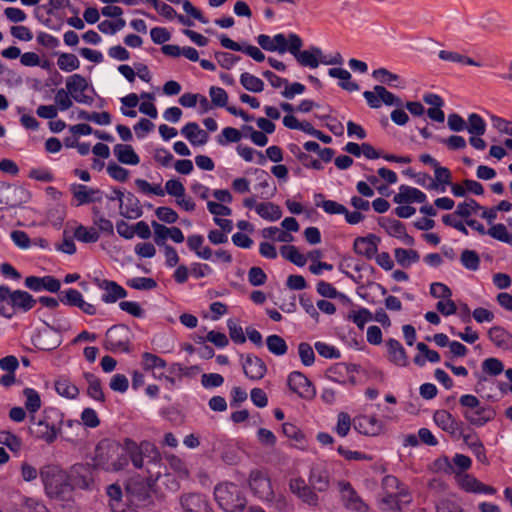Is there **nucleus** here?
<instances>
[{"label":"nucleus","mask_w":512,"mask_h":512,"mask_svg":"<svg viewBox=\"0 0 512 512\" xmlns=\"http://www.w3.org/2000/svg\"><path fill=\"white\" fill-rule=\"evenodd\" d=\"M464 443L471 450L477 461L484 465H489L490 461L486 454V449L476 434H468L464 436Z\"/></svg>","instance_id":"39"},{"label":"nucleus","mask_w":512,"mask_h":512,"mask_svg":"<svg viewBox=\"0 0 512 512\" xmlns=\"http://www.w3.org/2000/svg\"><path fill=\"white\" fill-rule=\"evenodd\" d=\"M116 450L125 452L136 468H141L144 465V456L156 454V449L153 444L144 441L138 445L131 439H125L122 446H116Z\"/></svg>","instance_id":"8"},{"label":"nucleus","mask_w":512,"mask_h":512,"mask_svg":"<svg viewBox=\"0 0 512 512\" xmlns=\"http://www.w3.org/2000/svg\"><path fill=\"white\" fill-rule=\"evenodd\" d=\"M479 209H481V205L473 199L460 202L456 206L457 214L460 215L466 225H468L469 220H473V215H478Z\"/></svg>","instance_id":"49"},{"label":"nucleus","mask_w":512,"mask_h":512,"mask_svg":"<svg viewBox=\"0 0 512 512\" xmlns=\"http://www.w3.org/2000/svg\"><path fill=\"white\" fill-rule=\"evenodd\" d=\"M187 246L199 258L203 260H211L213 252L211 248L204 245V237L199 234H192L187 238Z\"/></svg>","instance_id":"40"},{"label":"nucleus","mask_w":512,"mask_h":512,"mask_svg":"<svg viewBox=\"0 0 512 512\" xmlns=\"http://www.w3.org/2000/svg\"><path fill=\"white\" fill-rule=\"evenodd\" d=\"M386 345L389 361L399 367L407 366L408 356L401 343L395 339H389Z\"/></svg>","instance_id":"37"},{"label":"nucleus","mask_w":512,"mask_h":512,"mask_svg":"<svg viewBox=\"0 0 512 512\" xmlns=\"http://www.w3.org/2000/svg\"><path fill=\"white\" fill-rule=\"evenodd\" d=\"M433 170L434 178L428 184L427 190L444 193L449 185L452 184V173L447 167H443L440 164Z\"/></svg>","instance_id":"30"},{"label":"nucleus","mask_w":512,"mask_h":512,"mask_svg":"<svg viewBox=\"0 0 512 512\" xmlns=\"http://www.w3.org/2000/svg\"><path fill=\"white\" fill-rule=\"evenodd\" d=\"M435 510L436 512H464L461 505L452 496L442 498L436 502Z\"/></svg>","instance_id":"64"},{"label":"nucleus","mask_w":512,"mask_h":512,"mask_svg":"<svg viewBox=\"0 0 512 512\" xmlns=\"http://www.w3.org/2000/svg\"><path fill=\"white\" fill-rule=\"evenodd\" d=\"M488 337L495 346L502 350L512 349V334L500 326L489 329Z\"/></svg>","instance_id":"38"},{"label":"nucleus","mask_w":512,"mask_h":512,"mask_svg":"<svg viewBox=\"0 0 512 512\" xmlns=\"http://www.w3.org/2000/svg\"><path fill=\"white\" fill-rule=\"evenodd\" d=\"M240 83L247 91L253 93H260L265 87L262 79L249 72H244L240 75Z\"/></svg>","instance_id":"53"},{"label":"nucleus","mask_w":512,"mask_h":512,"mask_svg":"<svg viewBox=\"0 0 512 512\" xmlns=\"http://www.w3.org/2000/svg\"><path fill=\"white\" fill-rule=\"evenodd\" d=\"M23 396L25 398L24 407L28 413L34 415L42 406V400L39 392L34 388H24Z\"/></svg>","instance_id":"48"},{"label":"nucleus","mask_w":512,"mask_h":512,"mask_svg":"<svg viewBox=\"0 0 512 512\" xmlns=\"http://www.w3.org/2000/svg\"><path fill=\"white\" fill-rule=\"evenodd\" d=\"M419 354L414 357V363L420 367L424 366L426 362L438 363L440 355L437 351L430 349L425 343L419 342L417 344Z\"/></svg>","instance_id":"44"},{"label":"nucleus","mask_w":512,"mask_h":512,"mask_svg":"<svg viewBox=\"0 0 512 512\" xmlns=\"http://www.w3.org/2000/svg\"><path fill=\"white\" fill-rule=\"evenodd\" d=\"M438 57L447 62L459 63L461 65H469V66H480L479 63L474 61L472 58L462 55L455 51L449 50H441L438 53Z\"/></svg>","instance_id":"54"},{"label":"nucleus","mask_w":512,"mask_h":512,"mask_svg":"<svg viewBox=\"0 0 512 512\" xmlns=\"http://www.w3.org/2000/svg\"><path fill=\"white\" fill-rule=\"evenodd\" d=\"M130 331L124 326H114L106 332L105 346L112 352H128L130 350Z\"/></svg>","instance_id":"11"},{"label":"nucleus","mask_w":512,"mask_h":512,"mask_svg":"<svg viewBox=\"0 0 512 512\" xmlns=\"http://www.w3.org/2000/svg\"><path fill=\"white\" fill-rule=\"evenodd\" d=\"M40 476L48 496L58 498L65 489V475L62 470L54 465H48L41 469Z\"/></svg>","instance_id":"6"},{"label":"nucleus","mask_w":512,"mask_h":512,"mask_svg":"<svg viewBox=\"0 0 512 512\" xmlns=\"http://www.w3.org/2000/svg\"><path fill=\"white\" fill-rule=\"evenodd\" d=\"M236 152L246 162H255L259 165H264L266 162V157L262 152L247 145H238L236 147Z\"/></svg>","instance_id":"51"},{"label":"nucleus","mask_w":512,"mask_h":512,"mask_svg":"<svg viewBox=\"0 0 512 512\" xmlns=\"http://www.w3.org/2000/svg\"><path fill=\"white\" fill-rule=\"evenodd\" d=\"M71 192L73 195L72 204L75 206H81L99 200V191L89 188L86 185L74 184L71 186Z\"/></svg>","instance_id":"28"},{"label":"nucleus","mask_w":512,"mask_h":512,"mask_svg":"<svg viewBox=\"0 0 512 512\" xmlns=\"http://www.w3.org/2000/svg\"><path fill=\"white\" fill-rule=\"evenodd\" d=\"M354 430L366 437H377L386 431V425L376 414L360 413L353 418Z\"/></svg>","instance_id":"5"},{"label":"nucleus","mask_w":512,"mask_h":512,"mask_svg":"<svg viewBox=\"0 0 512 512\" xmlns=\"http://www.w3.org/2000/svg\"><path fill=\"white\" fill-rule=\"evenodd\" d=\"M0 444L6 446L15 453H18L22 448L21 439L7 430L0 431Z\"/></svg>","instance_id":"60"},{"label":"nucleus","mask_w":512,"mask_h":512,"mask_svg":"<svg viewBox=\"0 0 512 512\" xmlns=\"http://www.w3.org/2000/svg\"><path fill=\"white\" fill-rule=\"evenodd\" d=\"M282 433L291 441V446L300 450H306L308 441L303 431L293 423H283Z\"/></svg>","instance_id":"32"},{"label":"nucleus","mask_w":512,"mask_h":512,"mask_svg":"<svg viewBox=\"0 0 512 512\" xmlns=\"http://www.w3.org/2000/svg\"><path fill=\"white\" fill-rule=\"evenodd\" d=\"M248 486L251 493L261 501H271L274 496L272 483L267 473L255 469L248 477Z\"/></svg>","instance_id":"7"},{"label":"nucleus","mask_w":512,"mask_h":512,"mask_svg":"<svg viewBox=\"0 0 512 512\" xmlns=\"http://www.w3.org/2000/svg\"><path fill=\"white\" fill-rule=\"evenodd\" d=\"M328 75L331 78L338 79V86L343 90H346L348 92H354L359 90V85L352 80L351 73L344 68H330L328 70Z\"/></svg>","instance_id":"36"},{"label":"nucleus","mask_w":512,"mask_h":512,"mask_svg":"<svg viewBox=\"0 0 512 512\" xmlns=\"http://www.w3.org/2000/svg\"><path fill=\"white\" fill-rule=\"evenodd\" d=\"M412 502L409 488L401 483L398 478L387 475L382 480V492L378 504L384 512H401L403 506Z\"/></svg>","instance_id":"1"},{"label":"nucleus","mask_w":512,"mask_h":512,"mask_svg":"<svg viewBox=\"0 0 512 512\" xmlns=\"http://www.w3.org/2000/svg\"><path fill=\"white\" fill-rule=\"evenodd\" d=\"M84 377L87 381V394L96 401H104V393L100 379L92 373H85Z\"/></svg>","instance_id":"52"},{"label":"nucleus","mask_w":512,"mask_h":512,"mask_svg":"<svg viewBox=\"0 0 512 512\" xmlns=\"http://www.w3.org/2000/svg\"><path fill=\"white\" fill-rule=\"evenodd\" d=\"M93 283L102 291L101 300L106 304H113L127 297V291L115 281L94 278Z\"/></svg>","instance_id":"14"},{"label":"nucleus","mask_w":512,"mask_h":512,"mask_svg":"<svg viewBox=\"0 0 512 512\" xmlns=\"http://www.w3.org/2000/svg\"><path fill=\"white\" fill-rule=\"evenodd\" d=\"M308 482L314 492H326L331 486V472L326 463L311 466Z\"/></svg>","instance_id":"15"},{"label":"nucleus","mask_w":512,"mask_h":512,"mask_svg":"<svg viewBox=\"0 0 512 512\" xmlns=\"http://www.w3.org/2000/svg\"><path fill=\"white\" fill-rule=\"evenodd\" d=\"M393 201L396 204L426 203L427 196L418 188L401 185L394 195Z\"/></svg>","instance_id":"25"},{"label":"nucleus","mask_w":512,"mask_h":512,"mask_svg":"<svg viewBox=\"0 0 512 512\" xmlns=\"http://www.w3.org/2000/svg\"><path fill=\"white\" fill-rule=\"evenodd\" d=\"M266 346L270 353L275 356H283L287 353L288 345L279 335H270L266 338Z\"/></svg>","instance_id":"57"},{"label":"nucleus","mask_w":512,"mask_h":512,"mask_svg":"<svg viewBox=\"0 0 512 512\" xmlns=\"http://www.w3.org/2000/svg\"><path fill=\"white\" fill-rule=\"evenodd\" d=\"M382 227L385 229L388 235L397 238L404 245L412 246L415 242L414 238L407 233L405 225L398 220H386Z\"/></svg>","instance_id":"29"},{"label":"nucleus","mask_w":512,"mask_h":512,"mask_svg":"<svg viewBox=\"0 0 512 512\" xmlns=\"http://www.w3.org/2000/svg\"><path fill=\"white\" fill-rule=\"evenodd\" d=\"M380 242V237L372 233L359 236L354 239L353 251L358 256L371 260L376 256Z\"/></svg>","instance_id":"16"},{"label":"nucleus","mask_w":512,"mask_h":512,"mask_svg":"<svg viewBox=\"0 0 512 512\" xmlns=\"http://www.w3.org/2000/svg\"><path fill=\"white\" fill-rule=\"evenodd\" d=\"M293 37H297V34L289 33L288 35H285L284 33H278L273 36L260 34L257 37V43L266 51L284 54L286 52L290 53Z\"/></svg>","instance_id":"10"},{"label":"nucleus","mask_w":512,"mask_h":512,"mask_svg":"<svg viewBox=\"0 0 512 512\" xmlns=\"http://www.w3.org/2000/svg\"><path fill=\"white\" fill-rule=\"evenodd\" d=\"M56 393L64 398L74 400L79 396V388L67 376H59L54 383Z\"/></svg>","instance_id":"35"},{"label":"nucleus","mask_w":512,"mask_h":512,"mask_svg":"<svg viewBox=\"0 0 512 512\" xmlns=\"http://www.w3.org/2000/svg\"><path fill=\"white\" fill-rule=\"evenodd\" d=\"M66 90L73 100L78 103L89 104L92 102V97L86 93L88 91V82L80 74H73L67 79Z\"/></svg>","instance_id":"17"},{"label":"nucleus","mask_w":512,"mask_h":512,"mask_svg":"<svg viewBox=\"0 0 512 512\" xmlns=\"http://www.w3.org/2000/svg\"><path fill=\"white\" fill-rule=\"evenodd\" d=\"M338 487L342 500L347 509L355 512H367L368 505L358 496L351 484L346 481H340Z\"/></svg>","instance_id":"21"},{"label":"nucleus","mask_w":512,"mask_h":512,"mask_svg":"<svg viewBox=\"0 0 512 512\" xmlns=\"http://www.w3.org/2000/svg\"><path fill=\"white\" fill-rule=\"evenodd\" d=\"M347 320L354 323L359 329H364L365 325L373 320L372 312L364 307L353 308L348 311Z\"/></svg>","instance_id":"45"},{"label":"nucleus","mask_w":512,"mask_h":512,"mask_svg":"<svg viewBox=\"0 0 512 512\" xmlns=\"http://www.w3.org/2000/svg\"><path fill=\"white\" fill-rule=\"evenodd\" d=\"M36 302V299L26 291H11L10 305L12 308V317L17 312H28L36 305Z\"/></svg>","instance_id":"26"},{"label":"nucleus","mask_w":512,"mask_h":512,"mask_svg":"<svg viewBox=\"0 0 512 512\" xmlns=\"http://www.w3.org/2000/svg\"><path fill=\"white\" fill-rule=\"evenodd\" d=\"M372 76L375 80L381 83L395 87L400 86V77L397 74H394L385 68H379L374 70Z\"/></svg>","instance_id":"61"},{"label":"nucleus","mask_w":512,"mask_h":512,"mask_svg":"<svg viewBox=\"0 0 512 512\" xmlns=\"http://www.w3.org/2000/svg\"><path fill=\"white\" fill-rule=\"evenodd\" d=\"M302 46L303 41L299 35L292 38L290 54L303 67L315 69L319 65H342L344 62L343 56L339 52L325 55L318 46H310L306 50H301Z\"/></svg>","instance_id":"2"},{"label":"nucleus","mask_w":512,"mask_h":512,"mask_svg":"<svg viewBox=\"0 0 512 512\" xmlns=\"http://www.w3.org/2000/svg\"><path fill=\"white\" fill-rule=\"evenodd\" d=\"M353 427V418L346 411H340L336 415V422L333 427V432L341 438H345L349 435L351 428Z\"/></svg>","instance_id":"46"},{"label":"nucleus","mask_w":512,"mask_h":512,"mask_svg":"<svg viewBox=\"0 0 512 512\" xmlns=\"http://www.w3.org/2000/svg\"><path fill=\"white\" fill-rule=\"evenodd\" d=\"M242 133L233 127H225L222 129L220 135L217 137V143L225 146L229 143H237L241 140Z\"/></svg>","instance_id":"62"},{"label":"nucleus","mask_w":512,"mask_h":512,"mask_svg":"<svg viewBox=\"0 0 512 512\" xmlns=\"http://www.w3.org/2000/svg\"><path fill=\"white\" fill-rule=\"evenodd\" d=\"M287 383L289 389L303 399L311 400L316 395L313 383L299 371L291 372L288 375Z\"/></svg>","instance_id":"13"},{"label":"nucleus","mask_w":512,"mask_h":512,"mask_svg":"<svg viewBox=\"0 0 512 512\" xmlns=\"http://www.w3.org/2000/svg\"><path fill=\"white\" fill-rule=\"evenodd\" d=\"M394 257L403 268H409L420 260V255L416 250L406 248L394 249Z\"/></svg>","instance_id":"47"},{"label":"nucleus","mask_w":512,"mask_h":512,"mask_svg":"<svg viewBox=\"0 0 512 512\" xmlns=\"http://www.w3.org/2000/svg\"><path fill=\"white\" fill-rule=\"evenodd\" d=\"M435 424L449 434H455L458 430V423L455 418L446 410H437L433 415Z\"/></svg>","instance_id":"41"},{"label":"nucleus","mask_w":512,"mask_h":512,"mask_svg":"<svg viewBox=\"0 0 512 512\" xmlns=\"http://www.w3.org/2000/svg\"><path fill=\"white\" fill-rule=\"evenodd\" d=\"M464 418L474 426H484L495 417V411L474 395L464 394L459 399Z\"/></svg>","instance_id":"3"},{"label":"nucleus","mask_w":512,"mask_h":512,"mask_svg":"<svg viewBox=\"0 0 512 512\" xmlns=\"http://www.w3.org/2000/svg\"><path fill=\"white\" fill-rule=\"evenodd\" d=\"M181 135L188 140L192 146H204L208 140V133L201 129L196 122H189L181 129Z\"/></svg>","instance_id":"27"},{"label":"nucleus","mask_w":512,"mask_h":512,"mask_svg":"<svg viewBox=\"0 0 512 512\" xmlns=\"http://www.w3.org/2000/svg\"><path fill=\"white\" fill-rule=\"evenodd\" d=\"M57 66L63 72H73L80 67V60L75 54L60 53L57 58Z\"/></svg>","instance_id":"56"},{"label":"nucleus","mask_w":512,"mask_h":512,"mask_svg":"<svg viewBox=\"0 0 512 512\" xmlns=\"http://www.w3.org/2000/svg\"><path fill=\"white\" fill-rule=\"evenodd\" d=\"M60 300L65 305L79 308L87 315L93 316L97 313L96 305L87 302L81 292L74 288L63 291Z\"/></svg>","instance_id":"20"},{"label":"nucleus","mask_w":512,"mask_h":512,"mask_svg":"<svg viewBox=\"0 0 512 512\" xmlns=\"http://www.w3.org/2000/svg\"><path fill=\"white\" fill-rule=\"evenodd\" d=\"M256 213L264 220L277 221L282 217L281 208L272 202H260L256 205Z\"/></svg>","instance_id":"43"},{"label":"nucleus","mask_w":512,"mask_h":512,"mask_svg":"<svg viewBox=\"0 0 512 512\" xmlns=\"http://www.w3.org/2000/svg\"><path fill=\"white\" fill-rule=\"evenodd\" d=\"M25 287L34 292L48 291L56 293L61 288V283L53 276L47 275L43 277L28 276L24 281Z\"/></svg>","instance_id":"23"},{"label":"nucleus","mask_w":512,"mask_h":512,"mask_svg":"<svg viewBox=\"0 0 512 512\" xmlns=\"http://www.w3.org/2000/svg\"><path fill=\"white\" fill-rule=\"evenodd\" d=\"M215 500L226 512H240L246 506V497L232 482H221L214 489Z\"/></svg>","instance_id":"4"},{"label":"nucleus","mask_w":512,"mask_h":512,"mask_svg":"<svg viewBox=\"0 0 512 512\" xmlns=\"http://www.w3.org/2000/svg\"><path fill=\"white\" fill-rule=\"evenodd\" d=\"M30 432L36 439L52 444L60 434L61 427L56 423H49L46 419H41L34 422Z\"/></svg>","instance_id":"22"},{"label":"nucleus","mask_w":512,"mask_h":512,"mask_svg":"<svg viewBox=\"0 0 512 512\" xmlns=\"http://www.w3.org/2000/svg\"><path fill=\"white\" fill-rule=\"evenodd\" d=\"M141 366L144 371L150 372L152 377L157 380H166L171 384H174L173 378L167 375V363L166 361L157 356L156 354L145 352L141 356ZM176 365H173L169 370L174 369Z\"/></svg>","instance_id":"9"},{"label":"nucleus","mask_w":512,"mask_h":512,"mask_svg":"<svg viewBox=\"0 0 512 512\" xmlns=\"http://www.w3.org/2000/svg\"><path fill=\"white\" fill-rule=\"evenodd\" d=\"M487 234L493 239L512 245V234L504 224L499 223L492 225L487 230Z\"/></svg>","instance_id":"59"},{"label":"nucleus","mask_w":512,"mask_h":512,"mask_svg":"<svg viewBox=\"0 0 512 512\" xmlns=\"http://www.w3.org/2000/svg\"><path fill=\"white\" fill-rule=\"evenodd\" d=\"M315 205L329 215H342L346 207L334 200H325L322 194L315 195Z\"/></svg>","instance_id":"50"},{"label":"nucleus","mask_w":512,"mask_h":512,"mask_svg":"<svg viewBox=\"0 0 512 512\" xmlns=\"http://www.w3.org/2000/svg\"><path fill=\"white\" fill-rule=\"evenodd\" d=\"M126 25V21L123 18L111 20H103L98 24V29L105 35H114L122 30Z\"/></svg>","instance_id":"63"},{"label":"nucleus","mask_w":512,"mask_h":512,"mask_svg":"<svg viewBox=\"0 0 512 512\" xmlns=\"http://www.w3.org/2000/svg\"><path fill=\"white\" fill-rule=\"evenodd\" d=\"M244 374L253 381L262 379L267 373L265 362L255 355H247L242 360Z\"/></svg>","instance_id":"24"},{"label":"nucleus","mask_w":512,"mask_h":512,"mask_svg":"<svg viewBox=\"0 0 512 512\" xmlns=\"http://www.w3.org/2000/svg\"><path fill=\"white\" fill-rule=\"evenodd\" d=\"M289 489L304 503L310 506L318 504L319 498L316 492L312 490L311 485L307 484L304 478L300 476L292 477L289 480Z\"/></svg>","instance_id":"19"},{"label":"nucleus","mask_w":512,"mask_h":512,"mask_svg":"<svg viewBox=\"0 0 512 512\" xmlns=\"http://www.w3.org/2000/svg\"><path fill=\"white\" fill-rule=\"evenodd\" d=\"M134 183L138 191L144 195L164 196V188L160 183H149L147 180L140 178L136 179Z\"/></svg>","instance_id":"55"},{"label":"nucleus","mask_w":512,"mask_h":512,"mask_svg":"<svg viewBox=\"0 0 512 512\" xmlns=\"http://www.w3.org/2000/svg\"><path fill=\"white\" fill-rule=\"evenodd\" d=\"M73 237L79 242L89 244L97 242L100 239V233L96 227L78 224L73 229Z\"/></svg>","instance_id":"42"},{"label":"nucleus","mask_w":512,"mask_h":512,"mask_svg":"<svg viewBox=\"0 0 512 512\" xmlns=\"http://www.w3.org/2000/svg\"><path fill=\"white\" fill-rule=\"evenodd\" d=\"M184 512H212L207 499L201 494H187L181 498Z\"/></svg>","instance_id":"31"},{"label":"nucleus","mask_w":512,"mask_h":512,"mask_svg":"<svg viewBox=\"0 0 512 512\" xmlns=\"http://www.w3.org/2000/svg\"><path fill=\"white\" fill-rule=\"evenodd\" d=\"M281 254L284 258L291 261L293 264L303 267L307 263V257L302 254L299 249L293 245L284 246L281 249Z\"/></svg>","instance_id":"58"},{"label":"nucleus","mask_w":512,"mask_h":512,"mask_svg":"<svg viewBox=\"0 0 512 512\" xmlns=\"http://www.w3.org/2000/svg\"><path fill=\"white\" fill-rule=\"evenodd\" d=\"M113 194V199L119 201V209L122 216L128 219H137L142 215V206L134 194L121 190H114Z\"/></svg>","instance_id":"12"},{"label":"nucleus","mask_w":512,"mask_h":512,"mask_svg":"<svg viewBox=\"0 0 512 512\" xmlns=\"http://www.w3.org/2000/svg\"><path fill=\"white\" fill-rule=\"evenodd\" d=\"M150 487L151 480H148L146 483H133L131 481L126 486V497L132 504L138 506L139 502L148 497Z\"/></svg>","instance_id":"34"},{"label":"nucleus","mask_w":512,"mask_h":512,"mask_svg":"<svg viewBox=\"0 0 512 512\" xmlns=\"http://www.w3.org/2000/svg\"><path fill=\"white\" fill-rule=\"evenodd\" d=\"M113 154L122 164L136 166L140 163L139 155L129 144H116L113 147Z\"/></svg>","instance_id":"33"},{"label":"nucleus","mask_w":512,"mask_h":512,"mask_svg":"<svg viewBox=\"0 0 512 512\" xmlns=\"http://www.w3.org/2000/svg\"><path fill=\"white\" fill-rule=\"evenodd\" d=\"M456 481L459 488L468 493L494 495L497 492L494 487L482 483L471 474H457Z\"/></svg>","instance_id":"18"}]
</instances>
